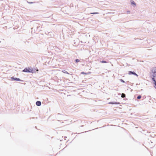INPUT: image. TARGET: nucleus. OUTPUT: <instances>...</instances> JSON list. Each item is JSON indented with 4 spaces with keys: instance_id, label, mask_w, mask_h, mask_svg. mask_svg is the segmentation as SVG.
Listing matches in <instances>:
<instances>
[{
    "instance_id": "20",
    "label": "nucleus",
    "mask_w": 156,
    "mask_h": 156,
    "mask_svg": "<svg viewBox=\"0 0 156 156\" xmlns=\"http://www.w3.org/2000/svg\"><path fill=\"white\" fill-rule=\"evenodd\" d=\"M122 82H124V81H123Z\"/></svg>"
},
{
    "instance_id": "12",
    "label": "nucleus",
    "mask_w": 156,
    "mask_h": 156,
    "mask_svg": "<svg viewBox=\"0 0 156 156\" xmlns=\"http://www.w3.org/2000/svg\"><path fill=\"white\" fill-rule=\"evenodd\" d=\"M75 61L76 62H80V61L79 59H76L75 60Z\"/></svg>"
},
{
    "instance_id": "13",
    "label": "nucleus",
    "mask_w": 156,
    "mask_h": 156,
    "mask_svg": "<svg viewBox=\"0 0 156 156\" xmlns=\"http://www.w3.org/2000/svg\"><path fill=\"white\" fill-rule=\"evenodd\" d=\"M131 4L132 5H135V3L134 1H133L131 2Z\"/></svg>"
},
{
    "instance_id": "8",
    "label": "nucleus",
    "mask_w": 156,
    "mask_h": 156,
    "mask_svg": "<svg viewBox=\"0 0 156 156\" xmlns=\"http://www.w3.org/2000/svg\"><path fill=\"white\" fill-rule=\"evenodd\" d=\"M62 72L64 73L67 74H69V73L67 71H66V70H63L62 71Z\"/></svg>"
},
{
    "instance_id": "10",
    "label": "nucleus",
    "mask_w": 156,
    "mask_h": 156,
    "mask_svg": "<svg viewBox=\"0 0 156 156\" xmlns=\"http://www.w3.org/2000/svg\"><path fill=\"white\" fill-rule=\"evenodd\" d=\"M98 13H99L97 12H92V13H90V14H98Z\"/></svg>"
},
{
    "instance_id": "2",
    "label": "nucleus",
    "mask_w": 156,
    "mask_h": 156,
    "mask_svg": "<svg viewBox=\"0 0 156 156\" xmlns=\"http://www.w3.org/2000/svg\"><path fill=\"white\" fill-rule=\"evenodd\" d=\"M128 74L129 75H131L132 74L136 75V76H138V75L137 74L135 73L134 72H132L129 71L128 72Z\"/></svg>"
},
{
    "instance_id": "7",
    "label": "nucleus",
    "mask_w": 156,
    "mask_h": 156,
    "mask_svg": "<svg viewBox=\"0 0 156 156\" xmlns=\"http://www.w3.org/2000/svg\"><path fill=\"white\" fill-rule=\"evenodd\" d=\"M126 97L125 94L124 93H122L121 95V97L122 98H124Z\"/></svg>"
},
{
    "instance_id": "16",
    "label": "nucleus",
    "mask_w": 156,
    "mask_h": 156,
    "mask_svg": "<svg viewBox=\"0 0 156 156\" xmlns=\"http://www.w3.org/2000/svg\"><path fill=\"white\" fill-rule=\"evenodd\" d=\"M154 83L155 84V85L156 86V82H155Z\"/></svg>"
},
{
    "instance_id": "1",
    "label": "nucleus",
    "mask_w": 156,
    "mask_h": 156,
    "mask_svg": "<svg viewBox=\"0 0 156 156\" xmlns=\"http://www.w3.org/2000/svg\"><path fill=\"white\" fill-rule=\"evenodd\" d=\"M23 72H28V73H32V70L30 68H25L23 70Z\"/></svg>"
},
{
    "instance_id": "18",
    "label": "nucleus",
    "mask_w": 156,
    "mask_h": 156,
    "mask_svg": "<svg viewBox=\"0 0 156 156\" xmlns=\"http://www.w3.org/2000/svg\"><path fill=\"white\" fill-rule=\"evenodd\" d=\"M28 3H32V2H28Z\"/></svg>"
},
{
    "instance_id": "9",
    "label": "nucleus",
    "mask_w": 156,
    "mask_h": 156,
    "mask_svg": "<svg viewBox=\"0 0 156 156\" xmlns=\"http://www.w3.org/2000/svg\"><path fill=\"white\" fill-rule=\"evenodd\" d=\"M154 77V76L152 78V80L154 81V82H156V81L155 80Z\"/></svg>"
},
{
    "instance_id": "5",
    "label": "nucleus",
    "mask_w": 156,
    "mask_h": 156,
    "mask_svg": "<svg viewBox=\"0 0 156 156\" xmlns=\"http://www.w3.org/2000/svg\"><path fill=\"white\" fill-rule=\"evenodd\" d=\"M81 73V74H83L87 75V74H90L91 73V72H88L87 73H84V72H82Z\"/></svg>"
},
{
    "instance_id": "14",
    "label": "nucleus",
    "mask_w": 156,
    "mask_h": 156,
    "mask_svg": "<svg viewBox=\"0 0 156 156\" xmlns=\"http://www.w3.org/2000/svg\"><path fill=\"white\" fill-rule=\"evenodd\" d=\"M101 62L102 63H106L107 62L106 61H101Z\"/></svg>"
},
{
    "instance_id": "11",
    "label": "nucleus",
    "mask_w": 156,
    "mask_h": 156,
    "mask_svg": "<svg viewBox=\"0 0 156 156\" xmlns=\"http://www.w3.org/2000/svg\"><path fill=\"white\" fill-rule=\"evenodd\" d=\"M141 96L140 95H139L137 97V98L138 99H140L141 98Z\"/></svg>"
},
{
    "instance_id": "4",
    "label": "nucleus",
    "mask_w": 156,
    "mask_h": 156,
    "mask_svg": "<svg viewBox=\"0 0 156 156\" xmlns=\"http://www.w3.org/2000/svg\"><path fill=\"white\" fill-rule=\"evenodd\" d=\"M36 105L38 106H40L41 105V103L40 101H37L36 102Z\"/></svg>"
},
{
    "instance_id": "6",
    "label": "nucleus",
    "mask_w": 156,
    "mask_h": 156,
    "mask_svg": "<svg viewBox=\"0 0 156 156\" xmlns=\"http://www.w3.org/2000/svg\"><path fill=\"white\" fill-rule=\"evenodd\" d=\"M13 79L14 80H16L17 81H21V80L19 78H14Z\"/></svg>"
},
{
    "instance_id": "15",
    "label": "nucleus",
    "mask_w": 156,
    "mask_h": 156,
    "mask_svg": "<svg viewBox=\"0 0 156 156\" xmlns=\"http://www.w3.org/2000/svg\"><path fill=\"white\" fill-rule=\"evenodd\" d=\"M129 13H130V11H127V14Z\"/></svg>"
},
{
    "instance_id": "17",
    "label": "nucleus",
    "mask_w": 156,
    "mask_h": 156,
    "mask_svg": "<svg viewBox=\"0 0 156 156\" xmlns=\"http://www.w3.org/2000/svg\"><path fill=\"white\" fill-rule=\"evenodd\" d=\"M154 83L155 84V85L156 86V82H155Z\"/></svg>"
},
{
    "instance_id": "3",
    "label": "nucleus",
    "mask_w": 156,
    "mask_h": 156,
    "mask_svg": "<svg viewBox=\"0 0 156 156\" xmlns=\"http://www.w3.org/2000/svg\"><path fill=\"white\" fill-rule=\"evenodd\" d=\"M109 104H119L120 103L118 102H110Z\"/></svg>"
},
{
    "instance_id": "19",
    "label": "nucleus",
    "mask_w": 156,
    "mask_h": 156,
    "mask_svg": "<svg viewBox=\"0 0 156 156\" xmlns=\"http://www.w3.org/2000/svg\"><path fill=\"white\" fill-rule=\"evenodd\" d=\"M38 71V69H37V71Z\"/></svg>"
}]
</instances>
